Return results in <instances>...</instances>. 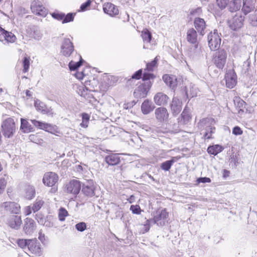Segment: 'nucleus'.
Here are the masks:
<instances>
[{
	"mask_svg": "<svg viewBox=\"0 0 257 257\" xmlns=\"http://www.w3.org/2000/svg\"><path fill=\"white\" fill-rule=\"evenodd\" d=\"M52 17L58 20V21H63V18L64 17V13L59 12H54L51 14Z\"/></svg>",
	"mask_w": 257,
	"mask_h": 257,
	"instance_id": "de8ad7c7",
	"label": "nucleus"
},
{
	"mask_svg": "<svg viewBox=\"0 0 257 257\" xmlns=\"http://www.w3.org/2000/svg\"><path fill=\"white\" fill-rule=\"evenodd\" d=\"M223 150V148L220 145L210 146L207 149V152L211 155H216Z\"/></svg>",
	"mask_w": 257,
	"mask_h": 257,
	"instance_id": "473e14b6",
	"label": "nucleus"
},
{
	"mask_svg": "<svg viewBox=\"0 0 257 257\" xmlns=\"http://www.w3.org/2000/svg\"><path fill=\"white\" fill-rule=\"evenodd\" d=\"M78 57L79 58V61L77 62H75L73 61H71L69 63V67L71 71H75L77 68H78L82 64L83 62V60L82 59L81 56L79 55Z\"/></svg>",
	"mask_w": 257,
	"mask_h": 257,
	"instance_id": "72a5a7b5",
	"label": "nucleus"
},
{
	"mask_svg": "<svg viewBox=\"0 0 257 257\" xmlns=\"http://www.w3.org/2000/svg\"><path fill=\"white\" fill-rule=\"evenodd\" d=\"M130 210L134 214H139L141 213V210L139 205H131Z\"/></svg>",
	"mask_w": 257,
	"mask_h": 257,
	"instance_id": "864d4df0",
	"label": "nucleus"
},
{
	"mask_svg": "<svg viewBox=\"0 0 257 257\" xmlns=\"http://www.w3.org/2000/svg\"><path fill=\"white\" fill-rule=\"evenodd\" d=\"M154 75L150 73L145 72L143 75V80L146 81L143 84L139 85L134 90V95L135 98L141 99L145 97L148 94L152 83L149 80L153 79Z\"/></svg>",
	"mask_w": 257,
	"mask_h": 257,
	"instance_id": "f257e3e1",
	"label": "nucleus"
},
{
	"mask_svg": "<svg viewBox=\"0 0 257 257\" xmlns=\"http://www.w3.org/2000/svg\"><path fill=\"white\" fill-rule=\"evenodd\" d=\"M42 34L40 33L39 31H35L33 34V37L37 40H39L42 38Z\"/></svg>",
	"mask_w": 257,
	"mask_h": 257,
	"instance_id": "bf43d9fd",
	"label": "nucleus"
},
{
	"mask_svg": "<svg viewBox=\"0 0 257 257\" xmlns=\"http://www.w3.org/2000/svg\"><path fill=\"white\" fill-rule=\"evenodd\" d=\"M67 211L64 208H60L59 211L58 217L60 221H64L65 217L68 215Z\"/></svg>",
	"mask_w": 257,
	"mask_h": 257,
	"instance_id": "a19ab883",
	"label": "nucleus"
},
{
	"mask_svg": "<svg viewBox=\"0 0 257 257\" xmlns=\"http://www.w3.org/2000/svg\"><path fill=\"white\" fill-rule=\"evenodd\" d=\"M23 64L24 67L23 72L26 73L28 71L30 66L29 58L27 57H25L23 60Z\"/></svg>",
	"mask_w": 257,
	"mask_h": 257,
	"instance_id": "8fccbe9b",
	"label": "nucleus"
},
{
	"mask_svg": "<svg viewBox=\"0 0 257 257\" xmlns=\"http://www.w3.org/2000/svg\"><path fill=\"white\" fill-rule=\"evenodd\" d=\"M221 41L217 30H214L213 33L210 32L208 35V45L212 51H215L219 48Z\"/></svg>",
	"mask_w": 257,
	"mask_h": 257,
	"instance_id": "20e7f679",
	"label": "nucleus"
},
{
	"mask_svg": "<svg viewBox=\"0 0 257 257\" xmlns=\"http://www.w3.org/2000/svg\"><path fill=\"white\" fill-rule=\"evenodd\" d=\"M187 41L191 44L196 45L197 42V34L196 31L193 29H189L187 32Z\"/></svg>",
	"mask_w": 257,
	"mask_h": 257,
	"instance_id": "393cba45",
	"label": "nucleus"
},
{
	"mask_svg": "<svg viewBox=\"0 0 257 257\" xmlns=\"http://www.w3.org/2000/svg\"><path fill=\"white\" fill-rule=\"evenodd\" d=\"M155 116L157 120L160 122L167 120L169 116L167 109L165 107H159L155 110Z\"/></svg>",
	"mask_w": 257,
	"mask_h": 257,
	"instance_id": "6ab92c4d",
	"label": "nucleus"
},
{
	"mask_svg": "<svg viewBox=\"0 0 257 257\" xmlns=\"http://www.w3.org/2000/svg\"><path fill=\"white\" fill-rule=\"evenodd\" d=\"M174 158H173V159L170 160H168L162 163L161 165V168L165 171H169L175 162Z\"/></svg>",
	"mask_w": 257,
	"mask_h": 257,
	"instance_id": "c9c22d12",
	"label": "nucleus"
},
{
	"mask_svg": "<svg viewBox=\"0 0 257 257\" xmlns=\"http://www.w3.org/2000/svg\"><path fill=\"white\" fill-rule=\"evenodd\" d=\"M153 223L152 222H147V220L146 221V223L144 225H141V231L140 233H145L147 232H148L150 229V224Z\"/></svg>",
	"mask_w": 257,
	"mask_h": 257,
	"instance_id": "09e8293b",
	"label": "nucleus"
},
{
	"mask_svg": "<svg viewBox=\"0 0 257 257\" xmlns=\"http://www.w3.org/2000/svg\"><path fill=\"white\" fill-rule=\"evenodd\" d=\"M254 6L253 4L248 1H246L243 2L242 8V11L244 15H246L247 14L251 12L254 10Z\"/></svg>",
	"mask_w": 257,
	"mask_h": 257,
	"instance_id": "c756f323",
	"label": "nucleus"
},
{
	"mask_svg": "<svg viewBox=\"0 0 257 257\" xmlns=\"http://www.w3.org/2000/svg\"><path fill=\"white\" fill-rule=\"evenodd\" d=\"M76 76L78 79H81L83 78L84 75L83 72H77L76 74Z\"/></svg>",
	"mask_w": 257,
	"mask_h": 257,
	"instance_id": "69168bd1",
	"label": "nucleus"
},
{
	"mask_svg": "<svg viewBox=\"0 0 257 257\" xmlns=\"http://www.w3.org/2000/svg\"><path fill=\"white\" fill-rule=\"evenodd\" d=\"M168 96L162 92H158L154 97L155 103L158 105H165L167 103Z\"/></svg>",
	"mask_w": 257,
	"mask_h": 257,
	"instance_id": "412c9836",
	"label": "nucleus"
},
{
	"mask_svg": "<svg viewBox=\"0 0 257 257\" xmlns=\"http://www.w3.org/2000/svg\"><path fill=\"white\" fill-rule=\"evenodd\" d=\"M105 162L109 165H116L120 163V158L117 154H112L105 158Z\"/></svg>",
	"mask_w": 257,
	"mask_h": 257,
	"instance_id": "a878e982",
	"label": "nucleus"
},
{
	"mask_svg": "<svg viewBox=\"0 0 257 257\" xmlns=\"http://www.w3.org/2000/svg\"><path fill=\"white\" fill-rule=\"evenodd\" d=\"M103 10L105 14L111 16H115L118 14V9L113 4L107 3L103 5Z\"/></svg>",
	"mask_w": 257,
	"mask_h": 257,
	"instance_id": "aec40b11",
	"label": "nucleus"
},
{
	"mask_svg": "<svg viewBox=\"0 0 257 257\" xmlns=\"http://www.w3.org/2000/svg\"><path fill=\"white\" fill-rule=\"evenodd\" d=\"M197 181L198 183H210L211 182V179L208 177H200L197 179Z\"/></svg>",
	"mask_w": 257,
	"mask_h": 257,
	"instance_id": "13d9d810",
	"label": "nucleus"
},
{
	"mask_svg": "<svg viewBox=\"0 0 257 257\" xmlns=\"http://www.w3.org/2000/svg\"><path fill=\"white\" fill-rule=\"evenodd\" d=\"M7 223L11 228L18 229L22 223L21 216L18 214L11 215L7 218Z\"/></svg>",
	"mask_w": 257,
	"mask_h": 257,
	"instance_id": "9d476101",
	"label": "nucleus"
},
{
	"mask_svg": "<svg viewBox=\"0 0 257 257\" xmlns=\"http://www.w3.org/2000/svg\"><path fill=\"white\" fill-rule=\"evenodd\" d=\"M46 218H45L42 214H37L36 215V219L37 220L38 222L43 225L44 222H45Z\"/></svg>",
	"mask_w": 257,
	"mask_h": 257,
	"instance_id": "6e6d98bb",
	"label": "nucleus"
},
{
	"mask_svg": "<svg viewBox=\"0 0 257 257\" xmlns=\"http://www.w3.org/2000/svg\"><path fill=\"white\" fill-rule=\"evenodd\" d=\"M75 15V13H68L66 15L64 14L62 23L65 24L73 21Z\"/></svg>",
	"mask_w": 257,
	"mask_h": 257,
	"instance_id": "ea45409f",
	"label": "nucleus"
},
{
	"mask_svg": "<svg viewBox=\"0 0 257 257\" xmlns=\"http://www.w3.org/2000/svg\"><path fill=\"white\" fill-rule=\"evenodd\" d=\"M40 246L36 239H29L28 249L32 253L40 256L42 251Z\"/></svg>",
	"mask_w": 257,
	"mask_h": 257,
	"instance_id": "2eb2a0df",
	"label": "nucleus"
},
{
	"mask_svg": "<svg viewBox=\"0 0 257 257\" xmlns=\"http://www.w3.org/2000/svg\"><path fill=\"white\" fill-rule=\"evenodd\" d=\"M3 134L5 137H12L15 132L16 127L14 120L12 118L6 119L2 124Z\"/></svg>",
	"mask_w": 257,
	"mask_h": 257,
	"instance_id": "7ed1b4c3",
	"label": "nucleus"
},
{
	"mask_svg": "<svg viewBox=\"0 0 257 257\" xmlns=\"http://www.w3.org/2000/svg\"><path fill=\"white\" fill-rule=\"evenodd\" d=\"M32 123L37 127L54 134L57 133V127L55 125L42 122L35 119H31Z\"/></svg>",
	"mask_w": 257,
	"mask_h": 257,
	"instance_id": "39448f33",
	"label": "nucleus"
},
{
	"mask_svg": "<svg viewBox=\"0 0 257 257\" xmlns=\"http://www.w3.org/2000/svg\"><path fill=\"white\" fill-rule=\"evenodd\" d=\"M34 106L38 111H41L44 114H47L49 112L46 105L38 99L35 101Z\"/></svg>",
	"mask_w": 257,
	"mask_h": 257,
	"instance_id": "c85d7f7f",
	"label": "nucleus"
},
{
	"mask_svg": "<svg viewBox=\"0 0 257 257\" xmlns=\"http://www.w3.org/2000/svg\"><path fill=\"white\" fill-rule=\"evenodd\" d=\"M249 20L250 24L253 26H257V12L249 15Z\"/></svg>",
	"mask_w": 257,
	"mask_h": 257,
	"instance_id": "c03bdc74",
	"label": "nucleus"
},
{
	"mask_svg": "<svg viewBox=\"0 0 257 257\" xmlns=\"http://www.w3.org/2000/svg\"><path fill=\"white\" fill-rule=\"evenodd\" d=\"M82 191L87 196H94L95 195V186L93 181L90 180L84 183L82 186Z\"/></svg>",
	"mask_w": 257,
	"mask_h": 257,
	"instance_id": "9b49d317",
	"label": "nucleus"
},
{
	"mask_svg": "<svg viewBox=\"0 0 257 257\" xmlns=\"http://www.w3.org/2000/svg\"><path fill=\"white\" fill-rule=\"evenodd\" d=\"M89 117V115L88 114L85 113L82 114V121L80 123L81 126L84 128L87 127Z\"/></svg>",
	"mask_w": 257,
	"mask_h": 257,
	"instance_id": "37998d69",
	"label": "nucleus"
},
{
	"mask_svg": "<svg viewBox=\"0 0 257 257\" xmlns=\"http://www.w3.org/2000/svg\"><path fill=\"white\" fill-rule=\"evenodd\" d=\"M159 60L158 57H156L151 62L148 63L146 65V68L145 70H147L148 71H152L154 70V69L155 67L157 66V62Z\"/></svg>",
	"mask_w": 257,
	"mask_h": 257,
	"instance_id": "4c0bfd02",
	"label": "nucleus"
},
{
	"mask_svg": "<svg viewBox=\"0 0 257 257\" xmlns=\"http://www.w3.org/2000/svg\"><path fill=\"white\" fill-rule=\"evenodd\" d=\"M127 200L128 201L130 202V203H133L135 201V197L134 195H131L128 199H127Z\"/></svg>",
	"mask_w": 257,
	"mask_h": 257,
	"instance_id": "338daca9",
	"label": "nucleus"
},
{
	"mask_svg": "<svg viewBox=\"0 0 257 257\" xmlns=\"http://www.w3.org/2000/svg\"><path fill=\"white\" fill-rule=\"evenodd\" d=\"M39 239L43 242L45 240V235L42 233H39Z\"/></svg>",
	"mask_w": 257,
	"mask_h": 257,
	"instance_id": "0e129e2a",
	"label": "nucleus"
},
{
	"mask_svg": "<svg viewBox=\"0 0 257 257\" xmlns=\"http://www.w3.org/2000/svg\"><path fill=\"white\" fill-rule=\"evenodd\" d=\"M182 101L177 97H173L170 106L174 116H176L180 112L182 109Z\"/></svg>",
	"mask_w": 257,
	"mask_h": 257,
	"instance_id": "f3484780",
	"label": "nucleus"
},
{
	"mask_svg": "<svg viewBox=\"0 0 257 257\" xmlns=\"http://www.w3.org/2000/svg\"><path fill=\"white\" fill-rule=\"evenodd\" d=\"M2 207L4 208L7 211L16 214H19L21 211L20 205L14 202H4L2 205Z\"/></svg>",
	"mask_w": 257,
	"mask_h": 257,
	"instance_id": "4468645a",
	"label": "nucleus"
},
{
	"mask_svg": "<svg viewBox=\"0 0 257 257\" xmlns=\"http://www.w3.org/2000/svg\"><path fill=\"white\" fill-rule=\"evenodd\" d=\"M31 9L36 15L42 17H45L47 14L46 9L42 6H35L34 5H33L31 6Z\"/></svg>",
	"mask_w": 257,
	"mask_h": 257,
	"instance_id": "cd10ccee",
	"label": "nucleus"
},
{
	"mask_svg": "<svg viewBox=\"0 0 257 257\" xmlns=\"http://www.w3.org/2000/svg\"><path fill=\"white\" fill-rule=\"evenodd\" d=\"M91 3V0H87L85 3L82 4L80 6L81 11H85L87 10V8L90 6Z\"/></svg>",
	"mask_w": 257,
	"mask_h": 257,
	"instance_id": "4d7b16f0",
	"label": "nucleus"
},
{
	"mask_svg": "<svg viewBox=\"0 0 257 257\" xmlns=\"http://www.w3.org/2000/svg\"><path fill=\"white\" fill-rule=\"evenodd\" d=\"M217 6L221 9L223 10L228 7V0H216Z\"/></svg>",
	"mask_w": 257,
	"mask_h": 257,
	"instance_id": "a18cd8bd",
	"label": "nucleus"
},
{
	"mask_svg": "<svg viewBox=\"0 0 257 257\" xmlns=\"http://www.w3.org/2000/svg\"><path fill=\"white\" fill-rule=\"evenodd\" d=\"M6 184L7 182L4 178L0 179V194L4 191Z\"/></svg>",
	"mask_w": 257,
	"mask_h": 257,
	"instance_id": "5fc2aeb1",
	"label": "nucleus"
},
{
	"mask_svg": "<svg viewBox=\"0 0 257 257\" xmlns=\"http://www.w3.org/2000/svg\"><path fill=\"white\" fill-rule=\"evenodd\" d=\"M245 102L242 100H239L238 102V105L239 107H243V105H244Z\"/></svg>",
	"mask_w": 257,
	"mask_h": 257,
	"instance_id": "774afa93",
	"label": "nucleus"
},
{
	"mask_svg": "<svg viewBox=\"0 0 257 257\" xmlns=\"http://www.w3.org/2000/svg\"><path fill=\"white\" fill-rule=\"evenodd\" d=\"M58 180V176L55 173L49 172L46 173L43 178V182L44 185L49 186H53Z\"/></svg>",
	"mask_w": 257,
	"mask_h": 257,
	"instance_id": "6e6552de",
	"label": "nucleus"
},
{
	"mask_svg": "<svg viewBox=\"0 0 257 257\" xmlns=\"http://www.w3.org/2000/svg\"><path fill=\"white\" fill-rule=\"evenodd\" d=\"M44 204V201L43 199L38 198L32 206V210H33V212H36L39 210Z\"/></svg>",
	"mask_w": 257,
	"mask_h": 257,
	"instance_id": "f704fd0d",
	"label": "nucleus"
},
{
	"mask_svg": "<svg viewBox=\"0 0 257 257\" xmlns=\"http://www.w3.org/2000/svg\"><path fill=\"white\" fill-rule=\"evenodd\" d=\"M29 239H20L17 241V243L20 247L26 249L28 246Z\"/></svg>",
	"mask_w": 257,
	"mask_h": 257,
	"instance_id": "49530a36",
	"label": "nucleus"
},
{
	"mask_svg": "<svg viewBox=\"0 0 257 257\" xmlns=\"http://www.w3.org/2000/svg\"><path fill=\"white\" fill-rule=\"evenodd\" d=\"M74 46L72 42L68 38H65L63 40L61 45V53L66 57L70 56L74 51Z\"/></svg>",
	"mask_w": 257,
	"mask_h": 257,
	"instance_id": "1a4fd4ad",
	"label": "nucleus"
},
{
	"mask_svg": "<svg viewBox=\"0 0 257 257\" xmlns=\"http://www.w3.org/2000/svg\"><path fill=\"white\" fill-rule=\"evenodd\" d=\"M76 229L79 231H83L86 228V225L85 222H79L75 225Z\"/></svg>",
	"mask_w": 257,
	"mask_h": 257,
	"instance_id": "603ef678",
	"label": "nucleus"
},
{
	"mask_svg": "<svg viewBox=\"0 0 257 257\" xmlns=\"http://www.w3.org/2000/svg\"><path fill=\"white\" fill-rule=\"evenodd\" d=\"M33 210H32V206H27L25 208V214L26 215H30Z\"/></svg>",
	"mask_w": 257,
	"mask_h": 257,
	"instance_id": "e2e57ef3",
	"label": "nucleus"
},
{
	"mask_svg": "<svg viewBox=\"0 0 257 257\" xmlns=\"http://www.w3.org/2000/svg\"><path fill=\"white\" fill-rule=\"evenodd\" d=\"M242 4V0H228V9L231 12L239 10Z\"/></svg>",
	"mask_w": 257,
	"mask_h": 257,
	"instance_id": "b1692460",
	"label": "nucleus"
},
{
	"mask_svg": "<svg viewBox=\"0 0 257 257\" xmlns=\"http://www.w3.org/2000/svg\"><path fill=\"white\" fill-rule=\"evenodd\" d=\"M215 130V127L209 126L206 129V132L204 135V137L205 139H211L212 134L214 133V131Z\"/></svg>",
	"mask_w": 257,
	"mask_h": 257,
	"instance_id": "79ce46f5",
	"label": "nucleus"
},
{
	"mask_svg": "<svg viewBox=\"0 0 257 257\" xmlns=\"http://www.w3.org/2000/svg\"><path fill=\"white\" fill-rule=\"evenodd\" d=\"M142 37L145 43H148L150 42L152 37L151 33L146 29L142 32Z\"/></svg>",
	"mask_w": 257,
	"mask_h": 257,
	"instance_id": "e433bc0d",
	"label": "nucleus"
},
{
	"mask_svg": "<svg viewBox=\"0 0 257 257\" xmlns=\"http://www.w3.org/2000/svg\"><path fill=\"white\" fill-rule=\"evenodd\" d=\"M232 133L235 135H240L242 134V131L239 126H235L233 130Z\"/></svg>",
	"mask_w": 257,
	"mask_h": 257,
	"instance_id": "680f3d73",
	"label": "nucleus"
},
{
	"mask_svg": "<svg viewBox=\"0 0 257 257\" xmlns=\"http://www.w3.org/2000/svg\"><path fill=\"white\" fill-rule=\"evenodd\" d=\"M226 85L229 88H232L236 83V75L233 70L228 71L225 76Z\"/></svg>",
	"mask_w": 257,
	"mask_h": 257,
	"instance_id": "dca6fc26",
	"label": "nucleus"
},
{
	"mask_svg": "<svg viewBox=\"0 0 257 257\" xmlns=\"http://www.w3.org/2000/svg\"><path fill=\"white\" fill-rule=\"evenodd\" d=\"M182 120L183 124L187 123L191 119V116L189 111V109L186 107L184 109L182 113H181Z\"/></svg>",
	"mask_w": 257,
	"mask_h": 257,
	"instance_id": "7c9ffc66",
	"label": "nucleus"
},
{
	"mask_svg": "<svg viewBox=\"0 0 257 257\" xmlns=\"http://www.w3.org/2000/svg\"><path fill=\"white\" fill-rule=\"evenodd\" d=\"M226 57L227 53L224 50L221 49L216 52L214 58L216 66L219 69H222L226 63Z\"/></svg>",
	"mask_w": 257,
	"mask_h": 257,
	"instance_id": "0eeeda50",
	"label": "nucleus"
},
{
	"mask_svg": "<svg viewBox=\"0 0 257 257\" xmlns=\"http://www.w3.org/2000/svg\"><path fill=\"white\" fill-rule=\"evenodd\" d=\"M155 106L152 102L148 99L145 100L142 103L141 106V110L143 114H148L153 110Z\"/></svg>",
	"mask_w": 257,
	"mask_h": 257,
	"instance_id": "5701e85b",
	"label": "nucleus"
},
{
	"mask_svg": "<svg viewBox=\"0 0 257 257\" xmlns=\"http://www.w3.org/2000/svg\"><path fill=\"white\" fill-rule=\"evenodd\" d=\"M142 75V70L140 69L136 72L132 76V78L139 79Z\"/></svg>",
	"mask_w": 257,
	"mask_h": 257,
	"instance_id": "052dcab7",
	"label": "nucleus"
},
{
	"mask_svg": "<svg viewBox=\"0 0 257 257\" xmlns=\"http://www.w3.org/2000/svg\"><path fill=\"white\" fill-rule=\"evenodd\" d=\"M21 128L23 130L24 133H29L33 131V128L28 121L24 118H21Z\"/></svg>",
	"mask_w": 257,
	"mask_h": 257,
	"instance_id": "2f4dec72",
	"label": "nucleus"
},
{
	"mask_svg": "<svg viewBox=\"0 0 257 257\" xmlns=\"http://www.w3.org/2000/svg\"><path fill=\"white\" fill-rule=\"evenodd\" d=\"M17 38L11 32H9L0 27V41L7 43H14Z\"/></svg>",
	"mask_w": 257,
	"mask_h": 257,
	"instance_id": "f8f14e48",
	"label": "nucleus"
},
{
	"mask_svg": "<svg viewBox=\"0 0 257 257\" xmlns=\"http://www.w3.org/2000/svg\"><path fill=\"white\" fill-rule=\"evenodd\" d=\"M194 25L197 30L198 32L201 35H203L204 34V30L206 28V24L204 20L203 19L197 18H195Z\"/></svg>",
	"mask_w": 257,
	"mask_h": 257,
	"instance_id": "4be33fe9",
	"label": "nucleus"
},
{
	"mask_svg": "<svg viewBox=\"0 0 257 257\" xmlns=\"http://www.w3.org/2000/svg\"><path fill=\"white\" fill-rule=\"evenodd\" d=\"M147 222H152L159 227H163L168 223V213L165 209L158 210L154 214L153 218L147 220Z\"/></svg>",
	"mask_w": 257,
	"mask_h": 257,
	"instance_id": "f03ea898",
	"label": "nucleus"
},
{
	"mask_svg": "<svg viewBox=\"0 0 257 257\" xmlns=\"http://www.w3.org/2000/svg\"><path fill=\"white\" fill-rule=\"evenodd\" d=\"M35 194V190L34 187L29 186L27 188L26 192V197L31 199Z\"/></svg>",
	"mask_w": 257,
	"mask_h": 257,
	"instance_id": "58836bf2",
	"label": "nucleus"
},
{
	"mask_svg": "<svg viewBox=\"0 0 257 257\" xmlns=\"http://www.w3.org/2000/svg\"><path fill=\"white\" fill-rule=\"evenodd\" d=\"M244 22V17L240 13L236 14L230 20L228 21V24L230 28L235 31L237 29L241 28Z\"/></svg>",
	"mask_w": 257,
	"mask_h": 257,
	"instance_id": "423d86ee",
	"label": "nucleus"
},
{
	"mask_svg": "<svg viewBox=\"0 0 257 257\" xmlns=\"http://www.w3.org/2000/svg\"><path fill=\"white\" fill-rule=\"evenodd\" d=\"M80 189L81 184L80 182L76 180H71L66 185L67 192L74 195L77 194Z\"/></svg>",
	"mask_w": 257,
	"mask_h": 257,
	"instance_id": "ddd939ff",
	"label": "nucleus"
},
{
	"mask_svg": "<svg viewBox=\"0 0 257 257\" xmlns=\"http://www.w3.org/2000/svg\"><path fill=\"white\" fill-rule=\"evenodd\" d=\"M44 226H45L47 227H52L54 226V223L53 221V219L51 217H47L46 219L45 222H44V223L43 224Z\"/></svg>",
	"mask_w": 257,
	"mask_h": 257,
	"instance_id": "3c124183",
	"label": "nucleus"
},
{
	"mask_svg": "<svg viewBox=\"0 0 257 257\" xmlns=\"http://www.w3.org/2000/svg\"><path fill=\"white\" fill-rule=\"evenodd\" d=\"M164 82L171 88H174L177 85V79L175 76H170L169 75H164L163 77Z\"/></svg>",
	"mask_w": 257,
	"mask_h": 257,
	"instance_id": "bb28decb",
	"label": "nucleus"
},
{
	"mask_svg": "<svg viewBox=\"0 0 257 257\" xmlns=\"http://www.w3.org/2000/svg\"><path fill=\"white\" fill-rule=\"evenodd\" d=\"M36 229L34 220L30 218H27L25 220V224L23 228L24 231L27 234H31Z\"/></svg>",
	"mask_w": 257,
	"mask_h": 257,
	"instance_id": "a211bd4d",
	"label": "nucleus"
}]
</instances>
